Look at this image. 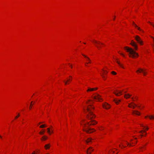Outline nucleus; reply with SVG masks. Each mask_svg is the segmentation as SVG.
<instances>
[{"label":"nucleus","instance_id":"1","mask_svg":"<svg viewBox=\"0 0 154 154\" xmlns=\"http://www.w3.org/2000/svg\"><path fill=\"white\" fill-rule=\"evenodd\" d=\"M94 109V107H92L91 105L88 106L87 107V110L89 114L87 115V118L88 119H91V121L90 122H88V124L89 125H94L97 123V122L94 120H92V119H93L95 117V116L93 114V112H92L91 109Z\"/></svg>","mask_w":154,"mask_h":154},{"label":"nucleus","instance_id":"2","mask_svg":"<svg viewBox=\"0 0 154 154\" xmlns=\"http://www.w3.org/2000/svg\"><path fill=\"white\" fill-rule=\"evenodd\" d=\"M124 48L127 52H129L130 57L135 58L137 57L138 56V54L136 53L132 48L128 47H125Z\"/></svg>","mask_w":154,"mask_h":154},{"label":"nucleus","instance_id":"3","mask_svg":"<svg viewBox=\"0 0 154 154\" xmlns=\"http://www.w3.org/2000/svg\"><path fill=\"white\" fill-rule=\"evenodd\" d=\"M83 127L85 128L83 129V130L86 132L88 133H91L93 132L94 131H96L93 128H91L89 127H87L85 124L83 125Z\"/></svg>","mask_w":154,"mask_h":154},{"label":"nucleus","instance_id":"4","mask_svg":"<svg viewBox=\"0 0 154 154\" xmlns=\"http://www.w3.org/2000/svg\"><path fill=\"white\" fill-rule=\"evenodd\" d=\"M92 42L95 44V45L99 49H100L101 47L98 45H103V43L101 42L100 41H97L96 40H94L92 41Z\"/></svg>","mask_w":154,"mask_h":154},{"label":"nucleus","instance_id":"5","mask_svg":"<svg viewBox=\"0 0 154 154\" xmlns=\"http://www.w3.org/2000/svg\"><path fill=\"white\" fill-rule=\"evenodd\" d=\"M135 39L137 42L141 45H143V42L140 38L138 35H136Z\"/></svg>","mask_w":154,"mask_h":154},{"label":"nucleus","instance_id":"6","mask_svg":"<svg viewBox=\"0 0 154 154\" xmlns=\"http://www.w3.org/2000/svg\"><path fill=\"white\" fill-rule=\"evenodd\" d=\"M130 44L134 47V49L137 50V44L133 40H132Z\"/></svg>","mask_w":154,"mask_h":154},{"label":"nucleus","instance_id":"7","mask_svg":"<svg viewBox=\"0 0 154 154\" xmlns=\"http://www.w3.org/2000/svg\"><path fill=\"white\" fill-rule=\"evenodd\" d=\"M100 96L98 94H97L96 95L94 96L93 98L95 99L98 100V101H100L101 100H102V99L100 98Z\"/></svg>","mask_w":154,"mask_h":154},{"label":"nucleus","instance_id":"8","mask_svg":"<svg viewBox=\"0 0 154 154\" xmlns=\"http://www.w3.org/2000/svg\"><path fill=\"white\" fill-rule=\"evenodd\" d=\"M82 55L86 58L87 61H88V62L86 63H85V65L86 66H87V65H86L87 64H88V63H91V60L90 59V58L86 55L83 54H82Z\"/></svg>","mask_w":154,"mask_h":154},{"label":"nucleus","instance_id":"9","mask_svg":"<svg viewBox=\"0 0 154 154\" xmlns=\"http://www.w3.org/2000/svg\"><path fill=\"white\" fill-rule=\"evenodd\" d=\"M137 72H143L144 75H145L146 73V72L145 71V70L141 68H139V69L137 70Z\"/></svg>","mask_w":154,"mask_h":154},{"label":"nucleus","instance_id":"10","mask_svg":"<svg viewBox=\"0 0 154 154\" xmlns=\"http://www.w3.org/2000/svg\"><path fill=\"white\" fill-rule=\"evenodd\" d=\"M94 150V149H93L91 147H90L87 149L86 151L87 153L88 154H90L91 153V152L93 151Z\"/></svg>","mask_w":154,"mask_h":154},{"label":"nucleus","instance_id":"11","mask_svg":"<svg viewBox=\"0 0 154 154\" xmlns=\"http://www.w3.org/2000/svg\"><path fill=\"white\" fill-rule=\"evenodd\" d=\"M133 25L135 27L137 28V29L140 31H141L142 32H143V31L140 29V28L138 27L137 25L135 24V23L134 22H133L132 23Z\"/></svg>","mask_w":154,"mask_h":154},{"label":"nucleus","instance_id":"12","mask_svg":"<svg viewBox=\"0 0 154 154\" xmlns=\"http://www.w3.org/2000/svg\"><path fill=\"white\" fill-rule=\"evenodd\" d=\"M137 105L133 103H130L128 105V107L130 108H132L133 109H134L135 106Z\"/></svg>","mask_w":154,"mask_h":154},{"label":"nucleus","instance_id":"13","mask_svg":"<svg viewBox=\"0 0 154 154\" xmlns=\"http://www.w3.org/2000/svg\"><path fill=\"white\" fill-rule=\"evenodd\" d=\"M103 107L106 109H108L110 108V106L107 103H105L103 105Z\"/></svg>","mask_w":154,"mask_h":154},{"label":"nucleus","instance_id":"14","mask_svg":"<svg viewBox=\"0 0 154 154\" xmlns=\"http://www.w3.org/2000/svg\"><path fill=\"white\" fill-rule=\"evenodd\" d=\"M116 91L117 93H116L115 92H114L113 93L116 96H119L120 95L119 94H122V92L120 91H119L118 90H116Z\"/></svg>","mask_w":154,"mask_h":154},{"label":"nucleus","instance_id":"15","mask_svg":"<svg viewBox=\"0 0 154 154\" xmlns=\"http://www.w3.org/2000/svg\"><path fill=\"white\" fill-rule=\"evenodd\" d=\"M131 95L129 94H126L125 95L124 97L126 99H128L131 96Z\"/></svg>","mask_w":154,"mask_h":154},{"label":"nucleus","instance_id":"16","mask_svg":"<svg viewBox=\"0 0 154 154\" xmlns=\"http://www.w3.org/2000/svg\"><path fill=\"white\" fill-rule=\"evenodd\" d=\"M133 114H135L137 115H140V112L136 110L133 111Z\"/></svg>","mask_w":154,"mask_h":154},{"label":"nucleus","instance_id":"17","mask_svg":"<svg viewBox=\"0 0 154 154\" xmlns=\"http://www.w3.org/2000/svg\"><path fill=\"white\" fill-rule=\"evenodd\" d=\"M50 147V144H48L45 145V149H49Z\"/></svg>","mask_w":154,"mask_h":154},{"label":"nucleus","instance_id":"18","mask_svg":"<svg viewBox=\"0 0 154 154\" xmlns=\"http://www.w3.org/2000/svg\"><path fill=\"white\" fill-rule=\"evenodd\" d=\"M116 62L118 63V64L122 68H124L122 66V65L118 61V60L117 58L116 59Z\"/></svg>","mask_w":154,"mask_h":154},{"label":"nucleus","instance_id":"19","mask_svg":"<svg viewBox=\"0 0 154 154\" xmlns=\"http://www.w3.org/2000/svg\"><path fill=\"white\" fill-rule=\"evenodd\" d=\"M92 139L91 138H88V139H87V140H86L85 141L86 142V143H89V142H91V140H92Z\"/></svg>","mask_w":154,"mask_h":154},{"label":"nucleus","instance_id":"20","mask_svg":"<svg viewBox=\"0 0 154 154\" xmlns=\"http://www.w3.org/2000/svg\"><path fill=\"white\" fill-rule=\"evenodd\" d=\"M47 138H48V137L47 136H44L41 139L42 140H45Z\"/></svg>","mask_w":154,"mask_h":154},{"label":"nucleus","instance_id":"21","mask_svg":"<svg viewBox=\"0 0 154 154\" xmlns=\"http://www.w3.org/2000/svg\"><path fill=\"white\" fill-rule=\"evenodd\" d=\"M94 91V88H88V89L87 90V92L91 91Z\"/></svg>","mask_w":154,"mask_h":154},{"label":"nucleus","instance_id":"22","mask_svg":"<svg viewBox=\"0 0 154 154\" xmlns=\"http://www.w3.org/2000/svg\"><path fill=\"white\" fill-rule=\"evenodd\" d=\"M114 100L115 103L117 104H118L121 101L120 100L114 99Z\"/></svg>","mask_w":154,"mask_h":154},{"label":"nucleus","instance_id":"23","mask_svg":"<svg viewBox=\"0 0 154 154\" xmlns=\"http://www.w3.org/2000/svg\"><path fill=\"white\" fill-rule=\"evenodd\" d=\"M150 119H154V115H152L148 116Z\"/></svg>","mask_w":154,"mask_h":154},{"label":"nucleus","instance_id":"24","mask_svg":"<svg viewBox=\"0 0 154 154\" xmlns=\"http://www.w3.org/2000/svg\"><path fill=\"white\" fill-rule=\"evenodd\" d=\"M46 126V125L45 124H44L40 126V128H44Z\"/></svg>","mask_w":154,"mask_h":154},{"label":"nucleus","instance_id":"25","mask_svg":"<svg viewBox=\"0 0 154 154\" xmlns=\"http://www.w3.org/2000/svg\"><path fill=\"white\" fill-rule=\"evenodd\" d=\"M47 130H48V131H47L50 134H51V131H50V128H47Z\"/></svg>","mask_w":154,"mask_h":154},{"label":"nucleus","instance_id":"26","mask_svg":"<svg viewBox=\"0 0 154 154\" xmlns=\"http://www.w3.org/2000/svg\"><path fill=\"white\" fill-rule=\"evenodd\" d=\"M44 132H45V131H41L39 133L41 135H42L44 134Z\"/></svg>","mask_w":154,"mask_h":154},{"label":"nucleus","instance_id":"27","mask_svg":"<svg viewBox=\"0 0 154 154\" xmlns=\"http://www.w3.org/2000/svg\"><path fill=\"white\" fill-rule=\"evenodd\" d=\"M127 142V144L128 145H129L130 146H133L132 145V144H133V143H130V144Z\"/></svg>","mask_w":154,"mask_h":154},{"label":"nucleus","instance_id":"28","mask_svg":"<svg viewBox=\"0 0 154 154\" xmlns=\"http://www.w3.org/2000/svg\"><path fill=\"white\" fill-rule=\"evenodd\" d=\"M19 116H20V114L19 113H18V115L17 116H15V119H17L19 117Z\"/></svg>","mask_w":154,"mask_h":154},{"label":"nucleus","instance_id":"29","mask_svg":"<svg viewBox=\"0 0 154 154\" xmlns=\"http://www.w3.org/2000/svg\"><path fill=\"white\" fill-rule=\"evenodd\" d=\"M111 73L113 75H116V73L114 71H112Z\"/></svg>","mask_w":154,"mask_h":154},{"label":"nucleus","instance_id":"30","mask_svg":"<svg viewBox=\"0 0 154 154\" xmlns=\"http://www.w3.org/2000/svg\"><path fill=\"white\" fill-rule=\"evenodd\" d=\"M118 53H119L121 55H122L123 57H125V55L123 53H120L119 51L118 52Z\"/></svg>","mask_w":154,"mask_h":154},{"label":"nucleus","instance_id":"31","mask_svg":"<svg viewBox=\"0 0 154 154\" xmlns=\"http://www.w3.org/2000/svg\"><path fill=\"white\" fill-rule=\"evenodd\" d=\"M32 101L31 102V103H30V106H29V109H31L32 108V106H31V105H32Z\"/></svg>","mask_w":154,"mask_h":154},{"label":"nucleus","instance_id":"32","mask_svg":"<svg viewBox=\"0 0 154 154\" xmlns=\"http://www.w3.org/2000/svg\"><path fill=\"white\" fill-rule=\"evenodd\" d=\"M143 132H145V131H140L139 132L140 133H142Z\"/></svg>","mask_w":154,"mask_h":154},{"label":"nucleus","instance_id":"33","mask_svg":"<svg viewBox=\"0 0 154 154\" xmlns=\"http://www.w3.org/2000/svg\"><path fill=\"white\" fill-rule=\"evenodd\" d=\"M148 23H149L151 25H152L153 27L154 28V25L153 24H152L150 22H149Z\"/></svg>","mask_w":154,"mask_h":154},{"label":"nucleus","instance_id":"34","mask_svg":"<svg viewBox=\"0 0 154 154\" xmlns=\"http://www.w3.org/2000/svg\"><path fill=\"white\" fill-rule=\"evenodd\" d=\"M64 82H65V85H66L67 84V82H68L67 81L65 82V81H64Z\"/></svg>","mask_w":154,"mask_h":154},{"label":"nucleus","instance_id":"35","mask_svg":"<svg viewBox=\"0 0 154 154\" xmlns=\"http://www.w3.org/2000/svg\"><path fill=\"white\" fill-rule=\"evenodd\" d=\"M94 88V91H95L96 90H97V88Z\"/></svg>","mask_w":154,"mask_h":154},{"label":"nucleus","instance_id":"36","mask_svg":"<svg viewBox=\"0 0 154 154\" xmlns=\"http://www.w3.org/2000/svg\"><path fill=\"white\" fill-rule=\"evenodd\" d=\"M143 147H141L140 148V150H141V151H143V150H142V148H143Z\"/></svg>","mask_w":154,"mask_h":154},{"label":"nucleus","instance_id":"37","mask_svg":"<svg viewBox=\"0 0 154 154\" xmlns=\"http://www.w3.org/2000/svg\"><path fill=\"white\" fill-rule=\"evenodd\" d=\"M151 37L153 39V42H154V38L152 36H151Z\"/></svg>","mask_w":154,"mask_h":154},{"label":"nucleus","instance_id":"38","mask_svg":"<svg viewBox=\"0 0 154 154\" xmlns=\"http://www.w3.org/2000/svg\"><path fill=\"white\" fill-rule=\"evenodd\" d=\"M70 80H71L70 79H68L67 80V81L69 82Z\"/></svg>","mask_w":154,"mask_h":154},{"label":"nucleus","instance_id":"39","mask_svg":"<svg viewBox=\"0 0 154 154\" xmlns=\"http://www.w3.org/2000/svg\"><path fill=\"white\" fill-rule=\"evenodd\" d=\"M32 154H35V152H34L33 153H32Z\"/></svg>","mask_w":154,"mask_h":154},{"label":"nucleus","instance_id":"40","mask_svg":"<svg viewBox=\"0 0 154 154\" xmlns=\"http://www.w3.org/2000/svg\"><path fill=\"white\" fill-rule=\"evenodd\" d=\"M42 122H39V123H38V124L39 125V124H42Z\"/></svg>","mask_w":154,"mask_h":154},{"label":"nucleus","instance_id":"41","mask_svg":"<svg viewBox=\"0 0 154 154\" xmlns=\"http://www.w3.org/2000/svg\"><path fill=\"white\" fill-rule=\"evenodd\" d=\"M101 76H102L103 78H105V76H103V75H101Z\"/></svg>","mask_w":154,"mask_h":154},{"label":"nucleus","instance_id":"42","mask_svg":"<svg viewBox=\"0 0 154 154\" xmlns=\"http://www.w3.org/2000/svg\"><path fill=\"white\" fill-rule=\"evenodd\" d=\"M141 126L142 127H144V126H143V125H141Z\"/></svg>","mask_w":154,"mask_h":154},{"label":"nucleus","instance_id":"43","mask_svg":"<svg viewBox=\"0 0 154 154\" xmlns=\"http://www.w3.org/2000/svg\"><path fill=\"white\" fill-rule=\"evenodd\" d=\"M144 136L143 135H142V134H141V135H140V136H141V137H142V136Z\"/></svg>","mask_w":154,"mask_h":154},{"label":"nucleus","instance_id":"44","mask_svg":"<svg viewBox=\"0 0 154 154\" xmlns=\"http://www.w3.org/2000/svg\"><path fill=\"white\" fill-rule=\"evenodd\" d=\"M70 66L71 67V68H72V65H70Z\"/></svg>","mask_w":154,"mask_h":154},{"label":"nucleus","instance_id":"45","mask_svg":"<svg viewBox=\"0 0 154 154\" xmlns=\"http://www.w3.org/2000/svg\"><path fill=\"white\" fill-rule=\"evenodd\" d=\"M146 129V130H148L149 129V128H147Z\"/></svg>","mask_w":154,"mask_h":154},{"label":"nucleus","instance_id":"46","mask_svg":"<svg viewBox=\"0 0 154 154\" xmlns=\"http://www.w3.org/2000/svg\"><path fill=\"white\" fill-rule=\"evenodd\" d=\"M146 134H145V135H144V136H146Z\"/></svg>","mask_w":154,"mask_h":154},{"label":"nucleus","instance_id":"47","mask_svg":"<svg viewBox=\"0 0 154 154\" xmlns=\"http://www.w3.org/2000/svg\"><path fill=\"white\" fill-rule=\"evenodd\" d=\"M0 137L1 138H2V137L0 135Z\"/></svg>","mask_w":154,"mask_h":154},{"label":"nucleus","instance_id":"48","mask_svg":"<svg viewBox=\"0 0 154 154\" xmlns=\"http://www.w3.org/2000/svg\"><path fill=\"white\" fill-rule=\"evenodd\" d=\"M115 16L114 18H113L114 20L115 19Z\"/></svg>","mask_w":154,"mask_h":154},{"label":"nucleus","instance_id":"49","mask_svg":"<svg viewBox=\"0 0 154 154\" xmlns=\"http://www.w3.org/2000/svg\"><path fill=\"white\" fill-rule=\"evenodd\" d=\"M69 77H70V78H72V77L71 76H69Z\"/></svg>","mask_w":154,"mask_h":154},{"label":"nucleus","instance_id":"50","mask_svg":"<svg viewBox=\"0 0 154 154\" xmlns=\"http://www.w3.org/2000/svg\"><path fill=\"white\" fill-rule=\"evenodd\" d=\"M122 146H123L124 147H126V146H123V145H122Z\"/></svg>","mask_w":154,"mask_h":154},{"label":"nucleus","instance_id":"51","mask_svg":"<svg viewBox=\"0 0 154 154\" xmlns=\"http://www.w3.org/2000/svg\"><path fill=\"white\" fill-rule=\"evenodd\" d=\"M53 132V131L52 130L51 132L52 133Z\"/></svg>","mask_w":154,"mask_h":154},{"label":"nucleus","instance_id":"52","mask_svg":"<svg viewBox=\"0 0 154 154\" xmlns=\"http://www.w3.org/2000/svg\"><path fill=\"white\" fill-rule=\"evenodd\" d=\"M119 146L120 147H121V145H119Z\"/></svg>","mask_w":154,"mask_h":154},{"label":"nucleus","instance_id":"53","mask_svg":"<svg viewBox=\"0 0 154 154\" xmlns=\"http://www.w3.org/2000/svg\"><path fill=\"white\" fill-rule=\"evenodd\" d=\"M84 43L85 44H86V43L85 42Z\"/></svg>","mask_w":154,"mask_h":154},{"label":"nucleus","instance_id":"54","mask_svg":"<svg viewBox=\"0 0 154 154\" xmlns=\"http://www.w3.org/2000/svg\"><path fill=\"white\" fill-rule=\"evenodd\" d=\"M147 117V116H146V117H145V118H146Z\"/></svg>","mask_w":154,"mask_h":154},{"label":"nucleus","instance_id":"55","mask_svg":"<svg viewBox=\"0 0 154 154\" xmlns=\"http://www.w3.org/2000/svg\"><path fill=\"white\" fill-rule=\"evenodd\" d=\"M104 73H105L106 72L105 71H104Z\"/></svg>","mask_w":154,"mask_h":154},{"label":"nucleus","instance_id":"56","mask_svg":"<svg viewBox=\"0 0 154 154\" xmlns=\"http://www.w3.org/2000/svg\"><path fill=\"white\" fill-rule=\"evenodd\" d=\"M153 46L154 47V45H153Z\"/></svg>","mask_w":154,"mask_h":154},{"label":"nucleus","instance_id":"57","mask_svg":"<svg viewBox=\"0 0 154 154\" xmlns=\"http://www.w3.org/2000/svg\"><path fill=\"white\" fill-rule=\"evenodd\" d=\"M135 139H137V138H135Z\"/></svg>","mask_w":154,"mask_h":154},{"label":"nucleus","instance_id":"58","mask_svg":"<svg viewBox=\"0 0 154 154\" xmlns=\"http://www.w3.org/2000/svg\"><path fill=\"white\" fill-rule=\"evenodd\" d=\"M112 152L113 153L114 152V151H112Z\"/></svg>","mask_w":154,"mask_h":154},{"label":"nucleus","instance_id":"59","mask_svg":"<svg viewBox=\"0 0 154 154\" xmlns=\"http://www.w3.org/2000/svg\"><path fill=\"white\" fill-rule=\"evenodd\" d=\"M46 154H49V153H47Z\"/></svg>","mask_w":154,"mask_h":154},{"label":"nucleus","instance_id":"60","mask_svg":"<svg viewBox=\"0 0 154 154\" xmlns=\"http://www.w3.org/2000/svg\"><path fill=\"white\" fill-rule=\"evenodd\" d=\"M35 154H37V153H35Z\"/></svg>","mask_w":154,"mask_h":154}]
</instances>
